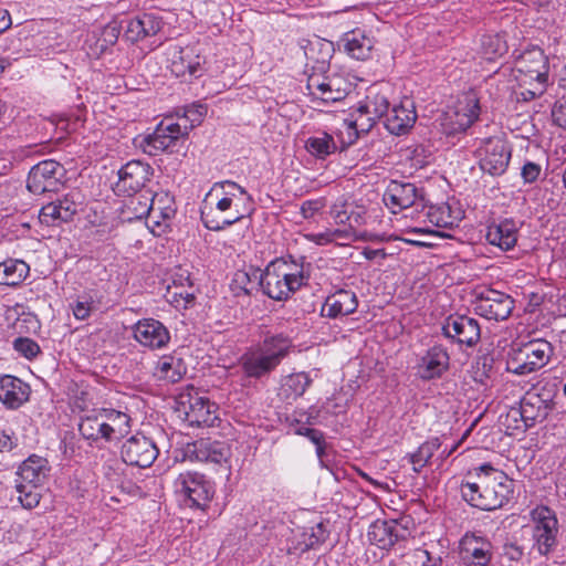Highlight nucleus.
Returning <instances> with one entry per match:
<instances>
[{"mask_svg":"<svg viewBox=\"0 0 566 566\" xmlns=\"http://www.w3.org/2000/svg\"><path fill=\"white\" fill-rule=\"evenodd\" d=\"M427 218L431 223L440 228H447L453 223L450 207L446 205L430 206L427 210Z\"/></svg>","mask_w":566,"mask_h":566,"instance_id":"50","label":"nucleus"},{"mask_svg":"<svg viewBox=\"0 0 566 566\" xmlns=\"http://www.w3.org/2000/svg\"><path fill=\"white\" fill-rule=\"evenodd\" d=\"M402 536V530L394 521L377 520L369 525L367 532L370 544L381 549L391 548Z\"/></svg>","mask_w":566,"mask_h":566,"instance_id":"34","label":"nucleus"},{"mask_svg":"<svg viewBox=\"0 0 566 566\" xmlns=\"http://www.w3.org/2000/svg\"><path fill=\"white\" fill-rule=\"evenodd\" d=\"M39 218L41 223L48 227L59 226L64 222L61 216V210L57 209L53 201L42 207Z\"/></svg>","mask_w":566,"mask_h":566,"instance_id":"53","label":"nucleus"},{"mask_svg":"<svg viewBox=\"0 0 566 566\" xmlns=\"http://www.w3.org/2000/svg\"><path fill=\"white\" fill-rule=\"evenodd\" d=\"M333 52V43L321 38L310 40L304 46L307 65H311L313 73H326Z\"/></svg>","mask_w":566,"mask_h":566,"instance_id":"35","label":"nucleus"},{"mask_svg":"<svg viewBox=\"0 0 566 566\" xmlns=\"http://www.w3.org/2000/svg\"><path fill=\"white\" fill-rule=\"evenodd\" d=\"M382 200L392 213H397L422 202L423 198L415 184L392 180L387 186Z\"/></svg>","mask_w":566,"mask_h":566,"instance_id":"21","label":"nucleus"},{"mask_svg":"<svg viewBox=\"0 0 566 566\" xmlns=\"http://www.w3.org/2000/svg\"><path fill=\"white\" fill-rule=\"evenodd\" d=\"M206 114V105L193 103L184 107L182 115L178 116L176 123H181V130H185V135H188L191 129L201 124Z\"/></svg>","mask_w":566,"mask_h":566,"instance_id":"44","label":"nucleus"},{"mask_svg":"<svg viewBox=\"0 0 566 566\" xmlns=\"http://www.w3.org/2000/svg\"><path fill=\"white\" fill-rule=\"evenodd\" d=\"M534 522L533 537L537 551L547 555L556 544L557 518L554 512L547 506H537L532 511Z\"/></svg>","mask_w":566,"mask_h":566,"instance_id":"17","label":"nucleus"},{"mask_svg":"<svg viewBox=\"0 0 566 566\" xmlns=\"http://www.w3.org/2000/svg\"><path fill=\"white\" fill-rule=\"evenodd\" d=\"M552 355L553 347L551 343L544 339H535L509 350L505 370L516 376H527L545 367Z\"/></svg>","mask_w":566,"mask_h":566,"instance_id":"7","label":"nucleus"},{"mask_svg":"<svg viewBox=\"0 0 566 566\" xmlns=\"http://www.w3.org/2000/svg\"><path fill=\"white\" fill-rule=\"evenodd\" d=\"M475 153L481 170L493 177L506 171L512 157L510 145L501 137L482 139Z\"/></svg>","mask_w":566,"mask_h":566,"instance_id":"8","label":"nucleus"},{"mask_svg":"<svg viewBox=\"0 0 566 566\" xmlns=\"http://www.w3.org/2000/svg\"><path fill=\"white\" fill-rule=\"evenodd\" d=\"M318 411L312 407L308 410H295L293 413V418L286 417V424H312V420L315 418Z\"/></svg>","mask_w":566,"mask_h":566,"instance_id":"57","label":"nucleus"},{"mask_svg":"<svg viewBox=\"0 0 566 566\" xmlns=\"http://www.w3.org/2000/svg\"><path fill=\"white\" fill-rule=\"evenodd\" d=\"M193 388L186 394H180L176 400V412L178 417L188 424H213L217 416H213L214 405L207 398L191 395Z\"/></svg>","mask_w":566,"mask_h":566,"instance_id":"13","label":"nucleus"},{"mask_svg":"<svg viewBox=\"0 0 566 566\" xmlns=\"http://www.w3.org/2000/svg\"><path fill=\"white\" fill-rule=\"evenodd\" d=\"M292 347L289 336L268 334L261 343L245 350L240 357V367L247 378L261 379L276 369Z\"/></svg>","mask_w":566,"mask_h":566,"instance_id":"5","label":"nucleus"},{"mask_svg":"<svg viewBox=\"0 0 566 566\" xmlns=\"http://www.w3.org/2000/svg\"><path fill=\"white\" fill-rule=\"evenodd\" d=\"M443 443L444 441L440 438H432L423 442L416 452L411 453L409 460L412 464L413 472L419 473Z\"/></svg>","mask_w":566,"mask_h":566,"instance_id":"43","label":"nucleus"},{"mask_svg":"<svg viewBox=\"0 0 566 566\" xmlns=\"http://www.w3.org/2000/svg\"><path fill=\"white\" fill-rule=\"evenodd\" d=\"M261 280L262 272L259 269L238 270L232 276L230 290L234 296H248L261 287Z\"/></svg>","mask_w":566,"mask_h":566,"instance_id":"39","label":"nucleus"},{"mask_svg":"<svg viewBox=\"0 0 566 566\" xmlns=\"http://www.w3.org/2000/svg\"><path fill=\"white\" fill-rule=\"evenodd\" d=\"M331 217L337 224H348L350 239L355 237V229L365 223L366 208L355 201L339 198L331 208Z\"/></svg>","mask_w":566,"mask_h":566,"instance_id":"26","label":"nucleus"},{"mask_svg":"<svg viewBox=\"0 0 566 566\" xmlns=\"http://www.w3.org/2000/svg\"><path fill=\"white\" fill-rule=\"evenodd\" d=\"M119 32L120 27L116 22H113L108 23L105 27L103 34L106 41H108L109 43H114L117 40Z\"/></svg>","mask_w":566,"mask_h":566,"instance_id":"63","label":"nucleus"},{"mask_svg":"<svg viewBox=\"0 0 566 566\" xmlns=\"http://www.w3.org/2000/svg\"><path fill=\"white\" fill-rule=\"evenodd\" d=\"M473 307L478 315L486 319L504 321L512 313L514 302L503 292L485 289L476 295Z\"/></svg>","mask_w":566,"mask_h":566,"instance_id":"14","label":"nucleus"},{"mask_svg":"<svg viewBox=\"0 0 566 566\" xmlns=\"http://www.w3.org/2000/svg\"><path fill=\"white\" fill-rule=\"evenodd\" d=\"M476 481L461 484V495L471 506L493 511L506 504L513 494V481L491 464L474 469Z\"/></svg>","mask_w":566,"mask_h":566,"instance_id":"2","label":"nucleus"},{"mask_svg":"<svg viewBox=\"0 0 566 566\" xmlns=\"http://www.w3.org/2000/svg\"><path fill=\"white\" fill-rule=\"evenodd\" d=\"M514 71L518 82L517 99L530 102L543 96L552 84L548 56L537 45L515 53Z\"/></svg>","mask_w":566,"mask_h":566,"instance_id":"4","label":"nucleus"},{"mask_svg":"<svg viewBox=\"0 0 566 566\" xmlns=\"http://www.w3.org/2000/svg\"><path fill=\"white\" fill-rule=\"evenodd\" d=\"M30 266L23 260L8 259L0 263V285L15 286L29 275Z\"/></svg>","mask_w":566,"mask_h":566,"instance_id":"40","label":"nucleus"},{"mask_svg":"<svg viewBox=\"0 0 566 566\" xmlns=\"http://www.w3.org/2000/svg\"><path fill=\"white\" fill-rule=\"evenodd\" d=\"M252 198L248 191L231 180L213 184L200 209L203 226L221 231L240 220L251 210Z\"/></svg>","mask_w":566,"mask_h":566,"instance_id":"1","label":"nucleus"},{"mask_svg":"<svg viewBox=\"0 0 566 566\" xmlns=\"http://www.w3.org/2000/svg\"><path fill=\"white\" fill-rule=\"evenodd\" d=\"M549 401L551 399L541 398L538 394L527 392L522 400L520 411H515L514 413H518L525 424H527V421H532L533 424L535 422H542L546 419L548 410L551 409Z\"/></svg>","mask_w":566,"mask_h":566,"instance_id":"37","label":"nucleus"},{"mask_svg":"<svg viewBox=\"0 0 566 566\" xmlns=\"http://www.w3.org/2000/svg\"><path fill=\"white\" fill-rule=\"evenodd\" d=\"M53 202L57 209L61 210L63 221L69 222L81 209L83 205V197L78 190H71Z\"/></svg>","mask_w":566,"mask_h":566,"instance_id":"45","label":"nucleus"},{"mask_svg":"<svg viewBox=\"0 0 566 566\" xmlns=\"http://www.w3.org/2000/svg\"><path fill=\"white\" fill-rule=\"evenodd\" d=\"M155 443L145 436H132L122 447V458L130 465L148 468L158 457Z\"/></svg>","mask_w":566,"mask_h":566,"instance_id":"20","label":"nucleus"},{"mask_svg":"<svg viewBox=\"0 0 566 566\" xmlns=\"http://www.w3.org/2000/svg\"><path fill=\"white\" fill-rule=\"evenodd\" d=\"M554 122L566 129V102H557L552 111Z\"/></svg>","mask_w":566,"mask_h":566,"instance_id":"62","label":"nucleus"},{"mask_svg":"<svg viewBox=\"0 0 566 566\" xmlns=\"http://www.w3.org/2000/svg\"><path fill=\"white\" fill-rule=\"evenodd\" d=\"M95 420L99 421V424H107V421L118 422V424H129L130 418L126 413L115 409L103 408L97 411Z\"/></svg>","mask_w":566,"mask_h":566,"instance_id":"54","label":"nucleus"},{"mask_svg":"<svg viewBox=\"0 0 566 566\" xmlns=\"http://www.w3.org/2000/svg\"><path fill=\"white\" fill-rule=\"evenodd\" d=\"M168 296L170 297V303L175 304L176 307H185L187 308L195 302V289L192 284L179 290L171 289L168 286Z\"/></svg>","mask_w":566,"mask_h":566,"instance_id":"49","label":"nucleus"},{"mask_svg":"<svg viewBox=\"0 0 566 566\" xmlns=\"http://www.w3.org/2000/svg\"><path fill=\"white\" fill-rule=\"evenodd\" d=\"M312 239L317 244H326L337 239H350V232L348 230L336 229L313 234Z\"/></svg>","mask_w":566,"mask_h":566,"instance_id":"56","label":"nucleus"},{"mask_svg":"<svg viewBox=\"0 0 566 566\" xmlns=\"http://www.w3.org/2000/svg\"><path fill=\"white\" fill-rule=\"evenodd\" d=\"M49 470L46 459L32 454L19 467L18 475L21 480L20 482L40 486L45 482Z\"/></svg>","mask_w":566,"mask_h":566,"instance_id":"36","label":"nucleus"},{"mask_svg":"<svg viewBox=\"0 0 566 566\" xmlns=\"http://www.w3.org/2000/svg\"><path fill=\"white\" fill-rule=\"evenodd\" d=\"M390 87L387 84H375L367 90L363 101L358 103L356 111L352 114L353 119L349 127L357 134L368 133L378 119L386 117L391 103L389 99Z\"/></svg>","mask_w":566,"mask_h":566,"instance_id":"6","label":"nucleus"},{"mask_svg":"<svg viewBox=\"0 0 566 566\" xmlns=\"http://www.w3.org/2000/svg\"><path fill=\"white\" fill-rule=\"evenodd\" d=\"M311 264L304 256H282L262 272L261 289L270 298L282 301L307 284Z\"/></svg>","mask_w":566,"mask_h":566,"instance_id":"3","label":"nucleus"},{"mask_svg":"<svg viewBox=\"0 0 566 566\" xmlns=\"http://www.w3.org/2000/svg\"><path fill=\"white\" fill-rule=\"evenodd\" d=\"M442 334L460 345L473 346L481 337L476 319L465 315H450L442 325Z\"/></svg>","mask_w":566,"mask_h":566,"instance_id":"19","label":"nucleus"},{"mask_svg":"<svg viewBox=\"0 0 566 566\" xmlns=\"http://www.w3.org/2000/svg\"><path fill=\"white\" fill-rule=\"evenodd\" d=\"M479 114V101L473 95H467L443 114L442 129L447 135L463 133L478 119Z\"/></svg>","mask_w":566,"mask_h":566,"instance_id":"12","label":"nucleus"},{"mask_svg":"<svg viewBox=\"0 0 566 566\" xmlns=\"http://www.w3.org/2000/svg\"><path fill=\"white\" fill-rule=\"evenodd\" d=\"M39 485L28 484L23 482H18L15 485V490L18 493V501L22 505V507L27 510H32L36 507L41 500V493L38 491Z\"/></svg>","mask_w":566,"mask_h":566,"instance_id":"48","label":"nucleus"},{"mask_svg":"<svg viewBox=\"0 0 566 566\" xmlns=\"http://www.w3.org/2000/svg\"><path fill=\"white\" fill-rule=\"evenodd\" d=\"M328 536V532L323 522L305 527L301 534L300 544L303 549H313L323 544Z\"/></svg>","mask_w":566,"mask_h":566,"instance_id":"46","label":"nucleus"},{"mask_svg":"<svg viewBox=\"0 0 566 566\" xmlns=\"http://www.w3.org/2000/svg\"><path fill=\"white\" fill-rule=\"evenodd\" d=\"M65 168L53 159L34 165L28 176L27 188L34 195L56 191L62 185Z\"/></svg>","mask_w":566,"mask_h":566,"instance_id":"11","label":"nucleus"},{"mask_svg":"<svg viewBox=\"0 0 566 566\" xmlns=\"http://www.w3.org/2000/svg\"><path fill=\"white\" fill-rule=\"evenodd\" d=\"M186 371L187 368L181 358L167 355L158 360L155 375L160 380L174 384L179 381Z\"/></svg>","mask_w":566,"mask_h":566,"instance_id":"41","label":"nucleus"},{"mask_svg":"<svg viewBox=\"0 0 566 566\" xmlns=\"http://www.w3.org/2000/svg\"><path fill=\"white\" fill-rule=\"evenodd\" d=\"M450 365V356L442 345H433L419 359L416 369L422 380L440 378Z\"/></svg>","mask_w":566,"mask_h":566,"instance_id":"24","label":"nucleus"},{"mask_svg":"<svg viewBox=\"0 0 566 566\" xmlns=\"http://www.w3.org/2000/svg\"><path fill=\"white\" fill-rule=\"evenodd\" d=\"M174 485L178 494L186 497L191 506L198 509L207 507L214 495L213 483L197 471L179 473Z\"/></svg>","mask_w":566,"mask_h":566,"instance_id":"9","label":"nucleus"},{"mask_svg":"<svg viewBox=\"0 0 566 566\" xmlns=\"http://www.w3.org/2000/svg\"><path fill=\"white\" fill-rule=\"evenodd\" d=\"M31 394V387L12 375L0 376V402L8 409L15 410L24 405Z\"/></svg>","mask_w":566,"mask_h":566,"instance_id":"25","label":"nucleus"},{"mask_svg":"<svg viewBox=\"0 0 566 566\" xmlns=\"http://www.w3.org/2000/svg\"><path fill=\"white\" fill-rule=\"evenodd\" d=\"M416 118L417 113L413 102L406 98L399 104L390 106L385 117L384 125L391 134L400 135L413 126Z\"/></svg>","mask_w":566,"mask_h":566,"instance_id":"27","label":"nucleus"},{"mask_svg":"<svg viewBox=\"0 0 566 566\" xmlns=\"http://www.w3.org/2000/svg\"><path fill=\"white\" fill-rule=\"evenodd\" d=\"M305 149L318 159H325L327 156L334 154L337 145L332 135L322 132L317 135L311 136L305 140Z\"/></svg>","mask_w":566,"mask_h":566,"instance_id":"42","label":"nucleus"},{"mask_svg":"<svg viewBox=\"0 0 566 566\" xmlns=\"http://www.w3.org/2000/svg\"><path fill=\"white\" fill-rule=\"evenodd\" d=\"M205 63V56L195 48L174 46L168 51V67L177 77H200L203 74Z\"/></svg>","mask_w":566,"mask_h":566,"instance_id":"16","label":"nucleus"},{"mask_svg":"<svg viewBox=\"0 0 566 566\" xmlns=\"http://www.w3.org/2000/svg\"><path fill=\"white\" fill-rule=\"evenodd\" d=\"M505 555L512 560H518L523 556V549L516 544L505 546Z\"/></svg>","mask_w":566,"mask_h":566,"instance_id":"64","label":"nucleus"},{"mask_svg":"<svg viewBox=\"0 0 566 566\" xmlns=\"http://www.w3.org/2000/svg\"><path fill=\"white\" fill-rule=\"evenodd\" d=\"M517 238L518 226L512 218L493 222L486 228V241L490 244L500 248L502 251L512 250L516 245Z\"/></svg>","mask_w":566,"mask_h":566,"instance_id":"30","label":"nucleus"},{"mask_svg":"<svg viewBox=\"0 0 566 566\" xmlns=\"http://www.w3.org/2000/svg\"><path fill=\"white\" fill-rule=\"evenodd\" d=\"M133 334L136 342L150 349H161L170 342L168 328L154 318L139 319L133 326Z\"/></svg>","mask_w":566,"mask_h":566,"instance_id":"23","label":"nucleus"},{"mask_svg":"<svg viewBox=\"0 0 566 566\" xmlns=\"http://www.w3.org/2000/svg\"><path fill=\"white\" fill-rule=\"evenodd\" d=\"M185 454L191 460L220 464L228 458V448L220 441L200 439L187 442Z\"/></svg>","mask_w":566,"mask_h":566,"instance_id":"28","label":"nucleus"},{"mask_svg":"<svg viewBox=\"0 0 566 566\" xmlns=\"http://www.w3.org/2000/svg\"><path fill=\"white\" fill-rule=\"evenodd\" d=\"M358 307V298L350 290H337L328 295L321 308V315L338 318L353 314Z\"/></svg>","mask_w":566,"mask_h":566,"instance_id":"29","label":"nucleus"},{"mask_svg":"<svg viewBox=\"0 0 566 566\" xmlns=\"http://www.w3.org/2000/svg\"><path fill=\"white\" fill-rule=\"evenodd\" d=\"M153 176L150 165L140 160H130L118 170V180L114 191L119 196H134L139 192Z\"/></svg>","mask_w":566,"mask_h":566,"instance_id":"15","label":"nucleus"},{"mask_svg":"<svg viewBox=\"0 0 566 566\" xmlns=\"http://www.w3.org/2000/svg\"><path fill=\"white\" fill-rule=\"evenodd\" d=\"M541 174V166L533 161H527L524 164L521 170V176L526 184H532L537 180Z\"/></svg>","mask_w":566,"mask_h":566,"instance_id":"60","label":"nucleus"},{"mask_svg":"<svg viewBox=\"0 0 566 566\" xmlns=\"http://www.w3.org/2000/svg\"><path fill=\"white\" fill-rule=\"evenodd\" d=\"M492 556V544L485 537L467 533L461 538L460 557L464 566H488Z\"/></svg>","mask_w":566,"mask_h":566,"instance_id":"22","label":"nucleus"},{"mask_svg":"<svg viewBox=\"0 0 566 566\" xmlns=\"http://www.w3.org/2000/svg\"><path fill=\"white\" fill-rule=\"evenodd\" d=\"M310 95L323 103H334L344 99L350 91L348 83L342 75L325 73H312L306 85Z\"/></svg>","mask_w":566,"mask_h":566,"instance_id":"10","label":"nucleus"},{"mask_svg":"<svg viewBox=\"0 0 566 566\" xmlns=\"http://www.w3.org/2000/svg\"><path fill=\"white\" fill-rule=\"evenodd\" d=\"M186 136L185 130H181V123L166 118L157 125L153 134L146 137L144 150L151 156L160 151L172 153L176 143Z\"/></svg>","mask_w":566,"mask_h":566,"instance_id":"18","label":"nucleus"},{"mask_svg":"<svg viewBox=\"0 0 566 566\" xmlns=\"http://www.w3.org/2000/svg\"><path fill=\"white\" fill-rule=\"evenodd\" d=\"M311 384L312 379L304 371L287 375L281 380L279 397L290 403L303 396Z\"/></svg>","mask_w":566,"mask_h":566,"instance_id":"38","label":"nucleus"},{"mask_svg":"<svg viewBox=\"0 0 566 566\" xmlns=\"http://www.w3.org/2000/svg\"><path fill=\"white\" fill-rule=\"evenodd\" d=\"M163 28V21L153 13H144L140 17L125 21L124 38L132 42H138L145 38L156 35Z\"/></svg>","mask_w":566,"mask_h":566,"instance_id":"32","label":"nucleus"},{"mask_svg":"<svg viewBox=\"0 0 566 566\" xmlns=\"http://www.w3.org/2000/svg\"><path fill=\"white\" fill-rule=\"evenodd\" d=\"M172 286L171 289L179 290L192 284L190 280V274L187 270L179 269L172 276Z\"/></svg>","mask_w":566,"mask_h":566,"instance_id":"61","label":"nucleus"},{"mask_svg":"<svg viewBox=\"0 0 566 566\" xmlns=\"http://www.w3.org/2000/svg\"><path fill=\"white\" fill-rule=\"evenodd\" d=\"M73 315L78 321H84L91 316L93 310V301L92 297L78 296L75 302L71 305Z\"/></svg>","mask_w":566,"mask_h":566,"instance_id":"55","label":"nucleus"},{"mask_svg":"<svg viewBox=\"0 0 566 566\" xmlns=\"http://www.w3.org/2000/svg\"><path fill=\"white\" fill-rule=\"evenodd\" d=\"M325 207V200L323 198L306 200L301 206V213L305 219H310L315 216Z\"/></svg>","mask_w":566,"mask_h":566,"instance_id":"58","label":"nucleus"},{"mask_svg":"<svg viewBox=\"0 0 566 566\" xmlns=\"http://www.w3.org/2000/svg\"><path fill=\"white\" fill-rule=\"evenodd\" d=\"M17 444L11 427H0V452L10 451Z\"/></svg>","mask_w":566,"mask_h":566,"instance_id":"59","label":"nucleus"},{"mask_svg":"<svg viewBox=\"0 0 566 566\" xmlns=\"http://www.w3.org/2000/svg\"><path fill=\"white\" fill-rule=\"evenodd\" d=\"M296 434L306 437L316 446V454L319 460L325 455L326 441L324 433L314 427H297Z\"/></svg>","mask_w":566,"mask_h":566,"instance_id":"51","label":"nucleus"},{"mask_svg":"<svg viewBox=\"0 0 566 566\" xmlns=\"http://www.w3.org/2000/svg\"><path fill=\"white\" fill-rule=\"evenodd\" d=\"M172 199L168 193H156L150 203L148 198H145L142 209L137 212V217L146 216V222L148 226L160 227L161 221L169 220L175 214V209L171 206Z\"/></svg>","mask_w":566,"mask_h":566,"instance_id":"31","label":"nucleus"},{"mask_svg":"<svg viewBox=\"0 0 566 566\" xmlns=\"http://www.w3.org/2000/svg\"><path fill=\"white\" fill-rule=\"evenodd\" d=\"M80 433L90 444L99 442H111L119 439L113 427H78Z\"/></svg>","mask_w":566,"mask_h":566,"instance_id":"47","label":"nucleus"},{"mask_svg":"<svg viewBox=\"0 0 566 566\" xmlns=\"http://www.w3.org/2000/svg\"><path fill=\"white\" fill-rule=\"evenodd\" d=\"M13 348L29 360L34 359L41 353L39 344L29 337H18L14 339Z\"/></svg>","mask_w":566,"mask_h":566,"instance_id":"52","label":"nucleus"},{"mask_svg":"<svg viewBox=\"0 0 566 566\" xmlns=\"http://www.w3.org/2000/svg\"><path fill=\"white\" fill-rule=\"evenodd\" d=\"M338 46L352 59L365 61L371 56L374 40L365 31L355 29L342 36Z\"/></svg>","mask_w":566,"mask_h":566,"instance_id":"33","label":"nucleus"}]
</instances>
